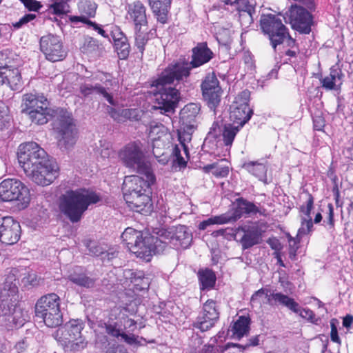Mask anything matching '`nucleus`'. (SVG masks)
I'll return each mask as SVG.
<instances>
[{"mask_svg": "<svg viewBox=\"0 0 353 353\" xmlns=\"http://www.w3.org/2000/svg\"><path fill=\"white\" fill-rule=\"evenodd\" d=\"M157 236L145 235L141 231L128 228L121 234L123 243L137 257L150 261L152 254L162 252L167 245L188 248L192 241V235L185 226L179 225L168 229L161 228L156 232Z\"/></svg>", "mask_w": 353, "mask_h": 353, "instance_id": "f257e3e1", "label": "nucleus"}, {"mask_svg": "<svg viewBox=\"0 0 353 353\" xmlns=\"http://www.w3.org/2000/svg\"><path fill=\"white\" fill-rule=\"evenodd\" d=\"M190 75L188 64L180 61L169 64L153 81L154 95L158 108L165 112H172L180 99L179 90L172 86L174 81H180Z\"/></svg>", "mask_w": 353, "mask_h": 353, "instance_id": "f03ea898", "label": "nucleus"}, {"mask_svg": "<svg viewBox=\"0 0 353 353\" xmlns=\"http://www.w3.org/2000/svg\"><path fill=\"white\" fill-rule=\"evenodd\" d=\"M100 200L99 194L89 190H69L59 196L58 206L60 212L72 223H77L82 219L89 205Z\"/></svg>", "mask_w": 353, "mask_h": 353, "instance_id": "7ed1b4c3", "label": "nucleus"}, {"mask_svg": "<svg viewBox=\"0 0 353 353\" xmlns=\"http://www.w3.org/2000/svg\"><path fill=\"white\" fill-rule=\"evenodd\" d=\"M22 112L28 115L32 123L43 125L54 116L50 101L43 94L27 93L22 97Z\"/></svg>", "mask_w": 353, "mask_h": 353, "instance_id": "20e7f679", "label": "nucleus"}, {"mask_svg": "<svg viewBox=\"0 0 353 353\" xmlns=\"http://www.w3.org/2000/svg\"><path fill=\"white\" fill-rule=\"evenodd\" d=\"M83 327L81 320L72 319L59 327L54 332V337L65 352L79 351L87 345L81 333Z\"/></svg>", "mask_w": 353, "mask_h": 353, "instance_id": "39448f33", "label": "nucleus"}, {"mask_svg": "<svg viewBox=\"0 0 353 353\" xmlns=\"http://www.w3.org/2000/svg\"><path fill=\"white\" fill-rule=\"evenodd\" d=\"M18 291L14 274H9L0 290V321L8 322L15 325H22L24 319H17L19 312L17 311L12 298Z\"/></svg>", "mask_w": 353, "mask_h": 353, "instance_id": "423d86ee", "label": "nucleus"}, {"mask_svg": "<svg viewBox=\"0 0 353 353\" xmlns=\"http://www.w3.org/2000/svg\"><path fill=\"white\" fill-rule=\"evenodd\" d=\"M119 158L126 168L138 173L152 172L150 165L145 161L143 144L140 141H131L126 144L119 152Z\"/></svg>", "mask_w": 353, "mask_h": 353, "instance_id": "0eeeda50", "label": "nucleus"}, {"mask_svg": "<svg viewBox=\"0 0 353 353\" xmlns=\"http://www.w3.org/2000/svg\"><path fill=\"white\" fill-rule=\"evenodd\" d=\"M18 161L25 173H33L37 169L50 159L46 151L35 142L21 144L17 152Z\"/></svg>", "mask_w": 353, "mask_h": 353, "instance_id": "6e6552de", "label": "nucleus"}, {"mask_svg": "<svg viewBox=\"0 0 353 353\" xmlns=\"http://www.w3.org/2000/svg\"><path fill=\"white\" fill-rule=\"evenodd\" d=\"M57 145L63 152L73 148L77 140V130L71 114L65 110L58 111Z\"/></svg>", "mask_w": 353, "mask_h": 353, "instance_id": "1a4fd4ad", "label": "nucleus"}, {"mask_svg": "<svg viewBox=\"0 0 353 353\" xmlns=\"http://www.w3.org/2000/svg\"><path fill=\"white\" fill-rule=\"evenodd\" d=\"M260 28L267 36L273 49L282 44L290 37L288 30L279 16L273 14H262L260 19Z\"/></svg>", "mask_w": 353, "mask_h": 353, "instance_id": "9d476101", "label": "nucleus"}, {"mask_svg": "<svg viewBox=\"0 0 353 353\" xmlns=\"http://www.w3.org/2000/svg\"><path fill=\"white\" fill-rule=\"evenodd\" d=\"M0 199L3 201H18L22 208L30 201L29 189L19 180L7 179L0 183Z\"/></svg>", "mask_w": 353, "mask_h": 353, "instance_id": "9b49d317", "label": "nucleus"}, {"mask_svg": "<svg viewBox=\"0 0 353 353\" xmlns=\"http://www.w3.org/2000/svg\"><path fill=\"white\" fill-rule=\"evenodd\" d=\"M145 179L137 175L127 176L125 177L122 191L123 198L141 194H148L149 188L155 182V176L152 172L149 173H141Z\"/></svg>", "mask_w": 353, "mask_h": 353, "instance_id": "f8f14e48", "label": "nucleus"}, {"mask_svg": "<svg viewBox=\"0 0 353 353\" xmlns=\"http://www.w3.org/2000/svg\"><path fill=\"white\" fill-rule=\"evenodd\" d=\"M250 93L245 90L240 92L230 106V118L234 123L242 126L251 118L252 110L250 108L248 102Z\"/></svg>", "mask_w": 353, "mask_h": 353, "instance_id": "ddd939ff", "label": "nucleus"}, {"mask_svg": "<svg viewBox=\"0 0 353 353\" xmlns=\"http://www.w3.org/2000/svg\"><path fill=\"white\" fill-rule=\"evenodd\" d=\"M40 49L46 58L56 62L62 61L66 57V51L59 37L49 34L43 36L40 39Z\"/></svg>", "mask_w": 353, "mask_h": 353, "instance_id": "4468645a", "label": "nucleus"}, {"mask_svg": "<svg viewBox=\"0 0 353 353\" xmlns=\"http://www.w3.org/2000/svg\"><path fill=\"white\" fill-rule=\"evenodd\" d=\"M288 17L293 29L303 34L311 32L312 16L310 11L301 6L292 5L288 11Z\"/></svg>", "mask_w": 353, "mask_h": 353, "instance_id": "2eb2a0df", "label": "nucleus"}, {"mask_svg": "<svg viewBox=\"0 0 353 353\" xmlns=\"http://www.w3.org/2000/svg\"><path fill=\"white\" fill-rule=\"evenodd\" d=\"M106 79L103 81V85L92 83L85 82L81 83L79 86V92L84 97H87L92 94H97L101 95L110 105H115L116 103L113 99V95L111 92L110 87L116 85L117 82L112 78L110 74L105 76Z\"/></svg>", "mask_w": 353, "mask_h": 353, "instance_id": "dca6fc26", "label": "nucleus"}, {"mask_svg": "<svg viewBox=\"0 0 353 353\" xmlns=\"http://www.w3.org/2000/svg\"><path fill=\"white\" fill-rule=\"evenodd\" d=\"M59 168L55 162L49 160L45 163L33 169L32 173H25L26 176L37 185L46 186L51 184L58 176Z\"/></svg>", "mask_w": 353, "mask_h": 353, "instance_id": "f3484780", "label": "nucleus"}, {"mask_svg": "<svg viewBox=\"0 0 353 353\" xmlns=\"http://www.w3.org/2000/svg\"><path fill=\"white\" fill-rule=\"evenodd\" d=\"M201 90L203 99L208 106L211 110H214L220 103L222 90L214 73L205 77L201 84Z\"/></svg>", "mask_w": 353, "mask_h": 353, "instance_id": "a211bd4d", "label": "nucleus"}, {"mask_svg": "<svg viewBox=\"0 0 353 353\" xmlns=\"http://www.w3.org/2000/svg\"><path fill=\"white\" fill-rule=\"evenodd\" d=\"M21 236L19 222L10 216L0 217V241L6 245L16 243Z\"/></svg>", "mask_w": 353, "mask_h": 353, "instance_id": "6ab92c4d", "label": "nucleus"}, {"mask_svg": "<svg viewBox=\"0 0 353 353\" xmlns=\"http://www.w3.org/2000/svg\"><path fill=\"white\" fill-rule=\"evenodd\" d=\"M219 317V312L216 303L213 300H208L203 307V316L195 323L194 326L201 332H205L214 326Z\"/></svg>", "mask_w": 353, "mask_h": 353, "instance_id": "aec40b11", "label": "nucleus"}, {"mask_svg": "<svg viewBox=\"0 0 353 353\" xmlns=\"http://www.w3.org/2000/svg\"><path fill=\"white\" fill-rule=\"evenodd\" d=\"M126 18L134 23V28L148 26L146 8L141 1H135L126 6Z\"/></svg>", "mask_w": 353, "mask_h": 353, "instance_id": "412c9836", "label": "nucleus"}, {"mask_svg": "<svg viewBox=\"0 0 353 353\" xmlns=\"http://www.w3.org/2000/svg\"><path fill=\"white\" fill-rule=\"evenodd\" d=\"M124 199L128 207L135 212L148 214L152 211V203L148 194L129 196Z\"/></svg>", "mask_w": 353, "mask_h": 353, "instance_id": "4be33fe9", "label": "nucleus"}, {"mask_svg": "<svg viewBox=\"0 0 353 353\" xmlns=\"http://www.w3.org/2000/svg\"><path fill=\"white\" fill-rule=\"evenodd\" d=\"M59 308V296L54 293L48 294L37 301L35 305V314L36 316H42L46 312H54Z\"/></svg>", "mask_w": 353, "mask_h": 353, "instance_id": "5701e85b", "label": "nucleus"}, {"mask_svg": "<svg viewBox=\"0 0 353 353\" xmlns=\"http://www.w3.org/2000/svg\"><path fill=\"white\" fill-rule=\"evenodd\" d=\"M212 57L213 53L208 48L207 43H199L192 49V61L189 64L188 63L185 64H188L190 70L192 68H197L208 63Z\"/></svg>", "mask_w": 353, "mask_h": 353, "instance_id": "b1692460", "label": "nucleus"}, {"mask_svg": "<svg viewBox=\"0 0 353 353\" xmlns=\"http://www.w3.org/2000/svg\"><path fill=\"white\" fill-rule=\"evenodd\" d=\"M343 77L342 70L336 66H332L329 75L321 79V85L327 90H337L341 88Z\"/></svg>", "mask_w": 353, "mask_h": 353, "instance_id": "393cba45", "label": "nucleus"}, {"mask_svg": "<svg viewBox=\"0 0 353 353\" xmlns=\"http://www.w3.org/2000/svg\"><path fill=\"white\" fill-rule=\"evenodd\" d=\"M124 274L126 279L130 280L136 290L141 291L148 289L150 283V279L145 276L143 272L127 270Z\"/></svg>", "mask_w": 353, "mask_h": 353, "instance_id": "a878e982", "label": "nucleus"}, {"mask_svg": "<svg viewBox=\"0 0 353 353\" xmlns=\"http://www.w3.org/2000/svg\"><path fill=\"white\" fill-rule=\"evenodd\" d=\"M158 21L165 23L172 0H148Z\"/></svg>", "mask_w": 353, "mask_h": 353, "instance_id": "bb28decb", "label": "nucleus"}, {"mask_svg": "<svg viewBox=\"0 0 353 353\" xmlns=\"http://www.w3.org/2000/svg\"><path fill=\"white\" fill-rule=\"evenodd\" d=\"M78 8L81 15L70 17V19L73 23H83V21L81 20V17L85 19H89L90 17H94L97 6V4L92 1L83 0L79 2Z\"/></svg>", "mask_w": 353, "mask_h": 353, "instance_id": "cd10ccee", "label": "nucleus"}, {"mask_svg": "<svg viewBox=\"0 0 353 353\" xmlns=\"http://www.w3.org/2000/svg\"><path fill=\"white\" fill-rule=\"evenodd\" d=\"M276 303L285 306L295 313H298L300 311V306L298 303L292 298L281 292L272 293L268 298V304L274 305Z\"/></svg>", "mask_w": 353, "mask_h": 353, "instance_id": "c85d7f7f", "label": "nucleus"}, {"mask_svg": "<svg viewBox=\"0 0 353 353\" xmlns=\"http://www.w3.org/2000/svg\"><path fill=\"white\" fill-rule=\"evenodd\" d=\"M242 168L248 172L259 179V181L265 184H268L270 181L267 178V166L265 164L258 161H248L243 164Z\"/></svg>", "mask_w": 353, "mask_h": 353, "instance_id": "c756f323", "label": "nucleus"}, {"mask_svg": "<svg viewBox=\"0 0 353 353\" xmlns=\"http://www.w3.org/2000/svg\"><path fill=\"white\" fill-rule=\"evenodd\" d=\"M262 212L252 202L247 201L243 198L236 199V207L234 208L233 214L236 220L239 219L243 214L250 215L251 214H256Z\"/></svg>", "mask_w": 353, "mask_h": 353, "instance_id": "7c9ffc66", "label": "nucleus"}, {"mask_svg": "<svg viewBox=\"0 0 353 353\" xmlns=\"http://www.w3.org/2000/svg\"><path fill=\"white\" fill-rule=\"evenodd\" d=\"M107 110L110 116L118 123L125 122L127 119L138 120L136 109H115L108 106Z\"/></svg>", "mask_w": 353, "mask_h": 353, "instance_id": "2f4dec72", "label": "nucleus"}, {"mask_svg": "<svg viewBox=\"0 0 353 353\" xmlns=\"http://www.w3.org/2000/svg\"><path fill=\"white\" fill-rule=\"evenodd\" d=\"M239 12V21L241 25L249 26L253 22L252 14L255 12L254 6L250 3H235Z\"/></svg>", "mask_w": 353, "mask_h": 353, "instance_id": "473e14b6", "label": "nucleus"}, {"mask_svg": "<svg viewBox=\"0 0 353 353\" xmlns=\"http://www.w3.org/2000/svg\"><path fill=\"white\" fill-rule=\"evenodd\" d=\"M5 77L6 83L12 90H18L22 86V79L19 70L16 68L6 66Z\"/></svg>", "mask_w": 353, "mask_h": 353, "instance_id": "72a5a7b5", "label": "nucleus"}, {"mask_svg": "<svg viewBox=\"0 0 353 353\" xmlns=\"http://www.w3.org/2000/svg\"><path fill=\"white\" fill-rule=\"evenodd\" d=\"M134 38H135V46L143 54L145 50V46L150 39L149 35L151 30H148V26L134 28Z\"/></svg>", "mask_w": 353, "mask_h": 353, "instance_id": "f704fd0d", "label": "nucleus"}, {"mask_svg": "<svg viewBox=\"0 0 353 353\" xmlns=\"http://www.w3.org/2000/svg\"><path fill=\"white\" fill-rule=\"evenodd\" d=\"M183 128L178 130V137L181 148H183V153L186 157H188V148L185 145L186 142H189L192 139V134L194 129V123H186L183 125Z\"/></svg>", "mask_w": 353, "mask_h": 353, "instance_id": "c9c22d12", "label": "nucleus"}, {"mask_svg": "<svg viewBox=\"0 0 353 353\" xmlns=\"http://www.w3.org/2000/svg\"><path fill=\"white\" fill-rule=\"evenodd\" d=\"M198 277L201 290L212 288L216 282V276L210 269L200 270L198 272Z\"/></svg>", "mask_w": 353, "mask_h": 353, "instance_id": "e433bc0d", "label": "nucleus"}, {"mask_svg": "<svg viewBox=\"0 0 353 353\" xmlns=\"http://www.w3.org/2000/svg\"><path fill=\"white\" fill-rule=\"evenodd\" d=\"M250 319L249 317L240 316L232 327L233 335L238 339L246 335L250 330Z\"/></svg>", "mask_w": 353, "mask_h": 353, "instance_id": "4c0bfd02", "label": "nucleus"}, {"mask_svg": "<svg viewBox=\"0 0 353 353\" xmlns=\"http://www.w3.org/2000/svg\"><path fill=\"white\" fill-rule=\"evenodd\" d=\"M223 163H225L224 159H222L219 163L208 164L203 168V170L205 173L212 172V174L216 177H225L229 174V168L228 165H223Z\"/></svg>", "mask_w": 353, "mask_h": 353, "instance_id": "58836bf2", "label": "nucleus"}, {"mask_svg": "<svg viewBox=\"0 0 353 353\" xmlns=\"http://www.w3.org/2000/svg\"><path fill=\"white\" fill-rule=\"evenodd\" d=\"M200 112V105L197 103H191L186 105L181 112V118L183 120V125L185 123L190 124Z\"/></svg>", "mask_w": 353, "mask_h": 353, "instance_id": "ea45409f", "label": "nucleus"}, {"mask_svg": "<svg viewBox=\"0 0 353 353\" xmlns=\"http://www.w3.org/2000/svg\"><path fill=\"white\" fill-rule=\"evenodd\" d=\"M43 320V323L49 327L60 325L62 323V314L60 308L54 312H46L42 316H37Z\"/></svg>", "mask_w": 353, "mask_h": 353, "instance_id": "a19ab883", "label": "nucleus"}, {"mask_svg": "<svg viewBox=\"0 0 353 353\" xmlns=\"http://www.w3.org/2000/svg\"><path fill=\"white\" fill-rule=\"evenodd\" d=\"M241 127L242 126L234 123L232 124L228 123L224 125L222 136L225 145H231L232 144L235 136Z\"/></svg>", "mask_w": 353, "mask_h": 353, "instance_id": "79ce46f5", "label": "nucleus"}, {"mask_svg": "<svg viewBox=\"0 0 353 353\" xmlns=\"http://www.w3.org/2000/svg\"><path fill=\"white\" fill-rule=\"evenodd\" d=\"M68 279L77 285L87 288H93L95 284V279L85 274L73 273L69 275Z\"/></svg>", "mask_w": 353, "mask_h": 353, "instance_id": "37998d69", "label": "nucleus"}, {"mask_svg": "<svg viewBox=\"0 0 353 353\" xmlns=\"http://www.w3.org/2000/svg\"><path fill=\"white\" fill-rule=\"evenodd\" d=\"M260 243V234L257 231L248 230L241 239V243L243 250L248 249Z\"/></svg>", "mask_w": 353, "mask_h": 353, "instance_id": "c03bdc74", "label": "nucleus"}, {"mask_svg": "<svg viewBox=\"0 0 353 353\" xmlns=\"http://www.w3.org/2000/svg\"><path fill=\"white\" fill-rule=\"evenodd\" d=\"M49 10L54 14L63 15L69 12L70 6L67 0H54L49 6Z\"/></svg>", "mask_w": 353, "mask_h": 353, "instance_id": "a18cd8bd", "label": "nucleus"}, {"mask_svg": "<svg viewBox=\"0 0 353 353\" xmlns=\"http://www.w3.org/2000/svg\"><path fill=\"white\" fill-rule=\"evenodd\" d=\"M114 43L119 57L121 59H127L130 52V46L128 43V38L126 37L122 40H119Z\"/></svg>", "mask_w": 353, "mask_h": 353, "instance_id": "49530a36", "label": "nucleus"}, {"mask_svg": "<svg viewBox=\"0 0 353 353\" xmlns=\"http://www.w3.org/2000/svg\"><path fill=\"white\" fill-rule=\"evenodd\" d=\"M153 140L154 141L152 143V153L159 163H161L163 165H165L166 163H168L169 161V157L168 154H165L163 152L159 150V148H156L157 145H160V140H157L156 138H153Z\"/></svg>", "mask_w": 353, "mask_h": 353, "instance_id": "de8ad7c7", "label": "nucleus"}, {"mask_svg": "<svg viewBox=\"0 0 353 353\" xmlns=\"http://www.w3.org/2000/svg\"><path fill=\"white\" fill-rule=\"evenodd\" d=\"M10 116L8 107L0 101V130L6 128L10 123Z\"/></svg>", "mask_w": 353, "mask_h": 353, "instance_id": "09e8293b", "label": "nucleus"}, {"mask_svg": "<svg viewBox=\"0 0 353 353\" xmlns=\"http://www.w3.org/2000/svg\"><path fill=\"white\" fill-rule=\"evenodd\" d=\"M86 247L89 250V254L101 257L105 254V248L99 245L97 242L93 241H88L86 243Z\"/></svg>", "mask_w": 353, "mask_h": 353, "instance_id": "8fccbe9b", "label": "nucleus"}, {"mask_svg": "<svg viewBox=\"0 0 353 353\" xmlns=\"http://www.w3.org/2000/svg\"><path fill=\"white\" fill-rule=\"evenodd\" d=\"M99 48V41L92 38L88 37L85 39V43L83 46V52L87 54H92L97 51Z\"/></svg>", "mask_w": 353, "mask_h": 353, "instance_id": "3c124183", "label": "nucleus"}, {"mask_svg": "<svg viewBox=\"0 0 353 353\" xmlns=\"http://www.w3.org/2000/svg\"><path fill=\"white\" fill-rule=\"evenodd\" d=\"M313 227L312 219H301V225L298 230V236H302L308 234Z\"/></svg>", "mask_w": 353, "mask_h": 353, "instance_id": "603ef678", "label": "nucleus"}, {"mask_svg": "<svg viewBox=\"0 0 353 353\" xmlns=\"http://www.w3.org/2000/svg\"><path fill=\"white\" fill-rule=\"evenodd\" d=\"M181 150H183V148H181V144L175 145L172 150V154L175 157V161L177 164L181 167H185L187 164V161L184 159L181 154Z\"/></svg>", "mask_w": 353, "mask_h": 353, "instance_id": "864d4df0", "label": "nucleus"}, {"mask_svg": "<svg viewBox=\"0 0 353 353\" xmlns=\"http://www.w3.org/2000/svg\"><path fill=\"white\" fill-rule=\"evenodd\" d=\"M314 199L311 194L308 195V199L307 201L306 205H302L300 208V211L304 214L301 219H312L310 213L313 208Z\"/></svg>", "mask_w": 353, "mask_h": 353, "instance_id": "5fc2aeb1", "label": "nucleus"}, {"mask_svg": "<svg viewBox=\"0 0 353 353\" xmlns=\"http://www.w3.org/2000/svg\"><path fill=\"white\" fill-rule=\"evenodd\" d=\"M81 20L83 21V23L87 24L89 28H92L94 31L97 32V33L101 35L103 37H108V35L106 34L105 31L102 28V27L100 25L90 21V19H85L84 18L81 17Z\"/></svg>", "mask_w": 353, "mask_h": 353, "instance_id": "6e6d98bb", "label": "nucleus"}, {"mask_svg": "<svg viewBox=\"0 0 353 353\" xmlns=\"http://www.w3.org/2000/svg\"><path fill=\"white\" fill-rule=\"evenodd\" d=\"M36 15L34 14H26L22 17L18 21L12 23V26L14 29H19L28 22L34 19Z\"/></svg>", "mask_w": 353, "mask_h": 353, "instance_id": "4d7b16f0", "label": "nucleus"}, {"mask_svg": "<svg viewBox=\"0 0 353 353\" xmlns=\"http://www.w3.org/2000/svg\"><path fill=\"white\" fill-rule=\"evenodd\" d=\"M214 219L216 224H224L236 221L233 213L232 214H223L219 216H215Z\"/></svg>", "mask_w": 353, "mask_h": 353, "instance_id": "13d9d810", "label": "nucleus"}, {"mask_svg": "<svg viewBox=\"0 0 353 353\" xmlns=\"http://www.w3.org/2000/svg\"><path fill=\"white\" fill-rule=\"evenodd\" d=\"M40 278H38L37 274L34 272L28 273V275L23 277L22 281L25 285H30L36 286L39 284Z\"/></svg>", "mask_w": 353, "mask_h": 353, "instance_id": "bf43d9fd", "label": "nucleus"}, {"mask_svg": "<svg viewBox=\"0 0 353 353\" xmlns=\"http://www.w3.org/2000/svg\"><path fill=\"white\" fill-rule=\"evenodd\" d=\"M24 6L30 11H38L41 8V4L36 0H20Z\"/></svg>", "mask_w": 353, "mask_h": 353, "instance_id": "052dcab7", "label": "nucleus"}, {"mask_svg": "<svg viewBox=\"0 0 353 353\" xmlns=\"http://www.w3.org/2000/svg\"><path fill=\"white\" fill-rule=\"evenodd\" d=\"M269 290L268 289L261 288L256 292H254V294H252L251 297V301L252 303H260L259 299L261 298L263 296H265L267 298V301H268V298L270 295V294H268Z\"/></svg>", "mask_w": 353, "mask_h": 353, "instance_id": "680f3d73", "label": "nucleus"}, {"mask_svg": "<svg viewBox=\"0 0 353 353\" xmlns=\"http://www.w3.org/2000/svg\"><path fill=\"white\" fill-rule=\"evenodd\" d=\"M110 34L114 41V43L118 41L119 40H122L123 39L126 38V36L121 31V28L117 26L112 27Z\"/></svg>", "mask_w": 353, "mask_h": 353, "instance_id": "e2e57ef3", "label": "nucleus"}, {"mask_svg": "<svg viewBox=\"0 0 353 353\" xmlns=\"http://www.w3.org/2000/svg\"><path fill=\"white\" fill-rule=\"evenodd\" d=\"M313 123L316 130H322L325 126V120L321 115L315 116L313 118Z\"/></svg>", "mask_w": 353, "mask_h": 353, "instance_id": "0e129e2a", "label": "nucleus"}, {"mask_svg": "<svg viewBox=\"0 0 353 353\" xmlns=\"http://www.w3.org/2000/svg\"><path fill=\"white\" fill-rule=\"evenodd\" d=\"M330 338L333 342L341 344V339L338 335L337 328L334 323H331Z\"/></svg>", "mask_w": 353, "mask_h": 353, "instance_id": "69168bd1", "label": "nucleus"}, {"mask_svg": "<svg viewBox=\"0 0 353 353\" xmlns=\"http://www.w3.org/2000/svg\"><path fill=\"white\" fill-rule=\"evenodd\" d=\"M137 323L131 319H125L124 320V328L128 330L129 332H134L136 329Z\"/></svg>", "mask_w": 353, "mask_h": 353, "instance_id": "338daca9", "label": "nucleus"}, {"mask_svg": "<svg viewBox=\"0 0 353 353\" xmlns=\"http://www.w3.org/2000/svg\"><path fill=\"white\" fill-rule=\"evenodd\" d=\"M121 336L122 337V339H124V341L128 343V344H134L135 343H137V337L134 335V334H127L124 332H122L121 334Z\"/></svg>", "mask_w": 353, "mask_h": 353, "instance_id": "774afa93", "label": "nucleus"}]
</instances>
